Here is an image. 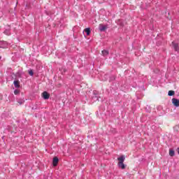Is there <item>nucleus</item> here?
<instances>
[{
  "instance_id": "f03ea898",
  "label": "nucleus",
  "mask_w": 179,
  "mask_h": 179,
  "mask_svg": "<svg viewBox=\"0 0 179 179\" xmlns=\"http://www.w3.org/2000/svg\"><path fill=\"white\" fill-rule=\"evenodd\" d=\"M42 96H43V98L45 99V100H48V99H50V94L47 92H44L43 94H42Z\"/></svg>"
},
{
  "instance_id": "a211bd4d",
  "label": "nucleus",
  "mask_w": 179,
  "mask_h": 179,
  "mask_svg": "<svg viewBox=\"0 0 179 179\" xmlns=\"http://www.w3.org/2000/svg\"><path fill=\"white\" fill-rule=\"evenodd\" d=\"M102 80H106V79H102Z\"/></svg>"
},
{
  "instance_id": "9b49d317",
  "label": "nucleus",
  "mask_w": 179,
  "mask_h": 179,
  "mask_svg": "<svg viewBox=\"0 0 179 179\" xmlns=\"http://www.w3.org/2000/svg\"><path fill=\"white\" fill-rule=\"evenodd\" d=\"M84 31L85 33H87V36H90V28H86Z\"/></svg>"
},
{
  "instance_id": "423d86ee",
  "label": "nucleus",
  "mask_w": 179,
  "mask_h": 179,
  "mask_svg": "<svg viewBox=\"0 0 179 179\" xmlns=\"http://www.w3.org/2000/svg\"><path fill=\"white\" fill-rule=\"evenodd\" d=\"M58 161H59L58 157H55L53 158V166H57L58 164Z\"/></svg>"
},
{
  "instance_id": "39448f33",
  "label": "nucleus",
  "mask_w": 179,
  "mask_h": 179,
  "mask_svg": "<svg viewBox=\"0 0 179 179\" xmlns=\"http://www.w3.org/2000/svg\"><path fill=\"white\" fill-rule=\"evenodd\" d=\"M106 29H107V27L106 25H103V24H99L100 31H104Z\"/></svg>"
},
{
  "instance_id": "f8f14e48",
  "label": "nucleus",
  "mask_w": 179,
  "mask_h": 179,
  "mask_svg": "<svg viewBox=\"0 0 179 179\" xmlns=\"http://www.w3.org/2000/svg\"><path fill=\"white\" fill-rule=\"evenodd\" d=\"M102 55H103V57H107V55H108V51L103 50L102 51Z\"/></svg>"
},
{
  "instance_id": "0eeeda50",
  "label": "nucleus",
  "mask_w": 179,
  "mask_h": 179,
  "mask_svg": "<svg viewBox=\"0 0 179 179\" xmlns=\"http://www.w3.org/2000/svg\"><path fill=\"white\" fill-rule=\"evenodd\" d=\"M117 166L119 169H122V170H124L125 169V164H124V163H118Z\"/></svg>"
},
{
  "instance_id": "4468645a",
  "label": "nucleus",
  "mask_w": 179,
  "mask_h": 179,
  "mask_svg": "<svg viewBox=\"0 0 179 179\" xmlns=\"http://www.w3.org/2000/svg\"><path fill=\"white\" fill-rule=\"evenodd\" d=\"M17 103H19V104H23V103H24V100L22 99L21 101L18 100Z\"/></svg>"
},
{
  "instance_id": "f257e3e1",
  "label": "nucleus",
  "mask_w": 179,
  "mask_h": 179,
  "mask_svg": "<svg viewBox=\"0 0 179 179\" xmlns=\"http://www.w3.org/2000/svg\"><path fill=\"white\" fill-rule=\"evenodd\" d=\"M172 104H173V106H175V107H179V99L173 98L172 99Z\"/></svg>"
},
{
  "instance_id": "6ab92c4d",
  "label": "nucleus",
  "mask_w": 179,
  "mask_h": 179,
  "mask_svg": "<svg viewBox=\"0 0 179 179\" xmlns=\"http://www.w3.org/2000/svg\"><path fill=\"white\" fill-rule=\"evenodd\" d=\"M0 59H1V57H0Z\"/></svg>"
},
{
  "instance_id": "f3484780",
  "label": "nucleus",
  "mask_w": 179,
  "mask_h": 179,
  "mask_svg": "<svg viewBox=\"0 0 179 179\" xmlns=\"http://www.w3.org/2000/svg\"><path fill=\"white\" fill-rule=\"evenodd\" d=\"M93 99H94L95 101H97V100H99V96H93Z\"/></svg>"
},
{
  "instance_id": "ddd939ff",
  "label": "nucleus",
  "mask_w": 179,
  "mask_h": 179,
  "mask_svg": "<svg viewBox=\"0 0 179 179\" xmlns=\"http://www.w3.org/2000/svg\"><path fill=\"white\" fill-rule=\"evenodd\" d=\"M174 93H175L174 91L170 90L168 92V95L169 96H174Z\"/></svg>"
},
{
  "instance_id": "2eb2a0df",
  "label": "nucleus",
  "mask_w": 179,
  "mask_h": 179,
  "mask_svg": "<svg viewBox=\"0 0 179 179\" xmlns=\"http://www.w3.org/2000/svg\"><path fill=\"white\" fill-rule=\"evenodd\" d=\"M29 74L30 75V76H33V75H34L33 71H31V70L29 71Z\"/></svg>"
},
{
  "instance_id": "dca6fc26",
  "label": "nucleus",
  "mask_w": 179,
  "mask_h": 179,
  "mask_svg": "<svg viewBox=\"0 0 179 179\" xmlns=\"http://www.w3.org/2000/svg\"><path fill=\"white\" fill-rule=\"evenodd\" d=\"M14 94H19V90H15L14 91Z\"/></svg>"
},
{
  "instance_id": "1a4fd4ad",
  "label": "nucleus",
  "mask_w": 179,
  "mask_h": 179,
  "mask_svg": "<svg viewBox=\"0 0 179 179\" xmlns=\"http://www.w3.org/2000/svg\"><path fill=\"white\" fill-rule=\"evenodd\" d=\"M4 34H6V36H10V30L9 29H6L4 31H3Z\"/></svg>"
},
{
  "instance_id": "6e6552de",
  "label": "nucleus",
  "mask_w": 179,
  "mask_h": 179,
  "mask_svg": "<svg viewBox=\"0 0 179 179\" xmlns=\"http://www.w3.org/2000/svg\"><path fill=\"white\" fill-rule=\"evenodd\" d=\"M15 87L19 88L20 87V84L19 83L18 80H15L13 82Z\"/></svg>"
},
{
  "instance_id": "9d476101",
  "label": "nucleus",
  "mask_w": 179,
  "mask_h": 179,
  "mask_svg": "<svg viewBox=\"0 0 179 179\" xmlns=\"http://www.w3.org/2000/svg\"><path fill=\"white\" fill-rule=\"evenodd\" d=\"M174 155H175L174 150H172V149H170V150H169V156H171V157H173V156H174Z\"/></svg>"
},
{
  "instance_id": "7ed1b4c3",
  "label": "nucleus",
  "mask_w": 179,
  "mask_h": 179,
  "mask_svg": "<svg viewBox=\"0 0 179 179\" xmlns=\"http://www.w3.org/2000/svg\"><path fill=\"white\" fill-rule=\"evenodd\" d=\"M172 45L173 47V49L175 51H179V47H178V43H176L175 42H172Z\"/></svg>"
},
{
  "instance_id": "20e7f679",
  "label": "nucleus",
  "mask_w": 179,
  "mask_h": 179,
  "mask_svg": "<svg viewBox=\"0 0 179 179\" xmlns=\"http://www.w3.org/2000/svg\"><path fill=\"white\" fill-rule=\"evenodd\" d=\"M118 163H124L125 162V156L122 155L120 157L117 158Z\"/></svg>"
}]
</instances>
